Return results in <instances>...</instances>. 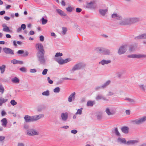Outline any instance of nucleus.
I'll return each mask as SVG.
<instances>
[{
  "mask_svg": "<svg viewBox=\"0 0 146 146\" xmlns=\"http://www.w3.org/2000/svg\"><path fill=\"white\" fill-rule=\"evenodd\" d=\"M7 100V99H5L2 97L0 98V106H1L3 103L6 102Z\"/></svg>",
  "mask_w": 146,
  "mask_h": 146,
  "instance_id": "7c9ffc66",
  "label": "nucleus"
},
{
  "mask_svg": "<svg viewBox=\"0 0 146 146\" xmlns=\"http://www.w3.org/2000/svg\"><path fill=\"white\" fill-rule=\"evenodd\" d=\"M137 47V45L136 44L130 45L129 46V51L130 52H133L136 49Z\"/></svg>",
  "mask_w": 146,
  "mask_h": 146,
  "instance_id": "f8f14e48",
  "label": "nucleus"
},
{
  "mask_svg": "<svg viewBox=\"0 0 146 146\" xmlns=\"http://www.w3.org/2000/svg\"><path fill=\"white\" fill-rule=\"evenodd\" d=\"M107 11V9H100L99 10L100 13L102 16H104Z\"/></svg>",
  "mask_w": 146,
  "mask_h": 146,
  "instance_id": "b1692460",
  "label": "nucleus"
},
{
  "mask_svg": "<svg viewBox=\"0 0 146 146\" xmlns=\"http://www.w3.org/2000/svg\"><path fill=\"white\" fill-rule=\"evenodd\" d=\"M26 134L29 136L38 135L39 134V133L35 129H31L27 130Z\"/></svg>",
  "mask_w": 146,
  "mask_h": 146,
  "instance_id": "0eeeda50",
  "label": "nucleus"
},
{
  "mask_svg": "<svg viewBox=\"0 0 146 146\" xmlns=\"http://www.w3.org/2000/svg\"><path fill=\"white\" fill-rule=\"evenodd\" d=\"M114 132L117 136H119L120 135V134L118 131V129L117 127H115L114 128Z\"/></svg>",
  "mask_w": 146,
  "mask_h": 146,
  "instance_id": "4c0bfd02",
  "label": "nucleus"
},
{
  "mask_svg": "<svg viewBox=\"0 0 146 146\" xmlns=\"http://www.w3.org/2000/svg\"><path fill=\"white\" fill-rule=\"evenodd\" d=\"M76 11L77 13H80L82 11V9H81L79 8H76Z\"/></svg>",
  "mask_w": 146,
  "mask_h": 146,
  "instance_id": "052dcab7",
  "label": "nucleus"
},
{
  "mask_svg": "<svg viewBox=\"0 0 146 146\" xmlns=\"http://www.w3.org/2000/svg\"><path fill=\"white\" fill-rule=\"evenodd\" d=\"M47 71L48 70L47 69H45L42 72V74L43 75L46 74L47 73Z\"/></svg>",
  "mask_w": 146,
  "mask_h": 146,
  "instance_id": "5fc2aeb1",
  "label": "nucleus"
},
{
  "mask_svg": "<svg viewBox=\"0 0 146 146\" xmlns=\"http://www.w3.org/2000/svg\"><path fill=\"white\" fill-rule=\"evenodd\" d=\"M6 68V66L5 65H2L0 66V70L1 71V73L3 74Z\"/></svg>",
  "mask_w": 146,
  "mask_h": 146,
  "instance_id": "2f4dec72",
  "label": "nucleus"
},
{
  "mask_svg": "<svg viewBox=\"0 0 146 146\" xmlns=\"http://www.w3.org/2000/svg\"><path fill=\"white\" fill-rule=\"evenodd\" d=\"M47 80L48 81V82L49 84H52L53 83V81H52V80H50L49 77H47Z\"/></svg>",
  "mask_w": 146,
  "mask_h": 146,
  "instance_id": "6e6d98bb",
  "label": "nucleus"
},
{
  "mask_svg": "<svg viewBox=\"0 0 146 146\" xmlns=\"http://www.w3.org/2000/svg\"><path fill=\"white\" fill-rule=\"evenodd\" d=\"M129 128L127 126H124L121 127V130L122 132L125 133H128L129 132Z\"/></svg>",
  "mask_w": 146,
  "mask_h": 146,
  "instance_id": "4be33fe9",
  "label": "nucleus"
},
{
  "mask_svg": "<svg viewBox=\"0 0 146 146\" xmlns=\"http://www.w3.org/2000/svg\"><path fill=\"white\" fill-rule=\"evenodd\" d=\"M131 24L135 23L140 21V19L138 17L131 18Z\"/></svg>",
  "mask_w": 146,
  "mask_h": 146,
  "instance_id": "412c9836",
  "label": "nucleus"
},
{
  "mask_svg": "<svg viewBox=\"0 0 146 146\" xmlns=\"http://www.w3.org/2000/svg\"><path fill=\"white\" fill-rule=\"evenodd\" d=\"M105 112L108 115H113L116 113V111L114 110H110L109 108H106Z\"/></svg>",
  "mask_w": 146,
  "mask_h": 146,
  "instance_id": "9d476101",
  "label": "nucleus"
},
{
  "mask_svg": "<svg viewBox=\"0 0 146 146\" xmlns=\"http://www.w3.org/2000/svg\"><path fill=\"white\" fill-rule=\"evenodd\" d=\"M60 88L59 87L55 88V93H58L60 92Z\"/></svg>",
  "mask_w": 146,
  "mask_h": 146,
  "instance_id": "864d4df0",
  "label": "nucleus"
},
{
  "mask_svg": "<svg viewBox=\"0 0 146 146\" xmlns=\"http://www.w3.org/2000/svg\"><path fill=\"white\" fill-rule=\"evenodd\" d=\"M11 81L13 83L18 84L19 83L20 81L19 79L17 77H15L14 78H13L11 80Z\"/></svg>",
  "mask_w": 146,
  "mask_h": 146,
  "instance_id": "a878e982",
  "label": "nucleus"
},
{
  "mask_svg": "<svg viewBox=\"0 0 146 146\" xmlns=\"http://www.w3.org/2000/svg\"><path fill=\"white\" fill-rule=\"evenodd\" d=\"M146 120V117H144L140 118H139L131 121V122L133 124L140 125L142 124Z\"/></svg>",
  "mask_w": 146,
  "mask_h": 146,
  "instance_id": "423d86ee",
  "label": "nucleus"
},
{
  "mask_svg": "<svg viewBox=\"0 0 146 146\" xmlns=\"http://www.w3.org/2000/svg\"><path fill=\"white\" fill-rule=\"evenodd\" d=\"M111 61L110 60H102L101 61L99 62V64H101L102 65H104L105 64H107L110 63Z\"/></svg>",
  "mask_w": 146,
  "mask_h": 146,
  "instance_id": "a211bd4d",
  "label": "nucleus"
},
{
  "mask_svg": "<svg viewBox=\"0 0 146 146\" xmlns=\"http://www.w3.org/2000/svg\"><path fill=\"white\" fill-rule=\"evenodd\" d=\"M138 142V141L136 140H131L127 141L126 144L128 145H133L135 143H137Z\"/></svg>",
  "mask_w": 146,
  "mask_h": 146,
  "instance_id": "393cba45",
  "label": "nucleus"
},
{
  "mask_svg": "<svg viewBox=\"0 0 146 146\" xmlns=\"http://www.w3.org/2000/svg\"><path fill=\"white\" fill-rule=\"evenodd\" d=\"M117 141L121 143L126 144V141L125 138H121L119 137L117 139Z\"/></svg>",
  "mask_w": 146,
  "mask_h": 146,
  "instance_id": "cd10ccee",
  "label": "nucleus"
},
{
  "mask_svg": "<svg viewBox=\"0 0 146 146\" xmlns=\"http://www.w3.org/2000/svg\"><path fill=\"white\" fill-rule=\"evenodd\" d=\"M11 62L14 64H17V60L16 59H13L11 61Z\"/></svg>",
  "mask_w": 146,
  "mask_h": 146,
  "instance_id": "4d7b16f0",
  "label": "nucleus"
},
{
  "mask_svg": "<svg viewBox=\"0 0 146 146\" xmlns=\"http://www.w3.org/2000/svg\"><path fill=\"white\" fill-rule=\"evenodd\" d=\"M119 24L121 25H131V18H125L119 22Z\"/></svg>",
  "mask_w": 146,
  "mask_h": 146,
  "instance_id": "7ed1b4c3",
  "label": "nucleus"
},
{
  "mask_svg": "<svg viewBox=\"0 0 146 146\" xmlns=\"http://www.w3.org/2000/svg\"><path fill=\"white\" fill-rule=\"evenodd\" d=\"M96 99L97 100H100L101 99H102L104 100H105L106 101H108L109 100L108 99L105 98L102 95L100 94H98L97 95L96 98Z\"/></svg>",
  "mask_w": 146,
  "mask_h": 146,
  "instance_id": "2eb2a0df",
  "label": "nucleus"
},
{
  "mask_svg": "<svg viewBox=\"0 0 146 146\" xmlns=\"http://www.w3.org/2000/svg\"><path fill=\"white\" fill-rule=\"evenodd\" d=\"M124 100L129 102L130 104H134L135 103V100L133 99L129 98H126L124 99Z\"/></svg>",
  "mask_w": 146,
  "mask_h": 146,
  "instance_id": "6ab92c4d",
  "label": "nucleus"
},
{
  "mask_svg": "<svg viewBox=\"0 0 146 146\" xmlns=\"http://www.w3.org/2000/svg\"><path fill=\"white\" fill-rule=\"evenodd\" d=\"M44 115L43 114H40L38 115H36L34 116H33L31 117L32 122L36 121L40 119L43 118L44 117Z\"/></svg>",
  "mask_w": 146,
  "mask_h": 146,
  "instance_id": "1a4fd4ad",
  "label": "nucleus"
},
{
  "mask_svg": "<svg viewBox=\"0 0 146 146\" xmlns=\"http://www.w3.org/2000/svg\"><path fill=\"white\" fill-rule=\"evenodd\" d=\"M111 17L112 18L116 19L117 20H121L122 18L121 16L117 13H114L112 14L111 15Z\"/></svg>",
  "mask_w": 146,
  "mask_h": 146,
  "instance_id": "f3484780",
  "label": "nucleus"
},
{
  "mask_svg": "<svg viewBox=\"0 0 146 146\" xmlns=\"http://www.w3.org/2000/svg\"><path fill=\"white\" fill-rule=\"evenodd\" d=\"M74 8L73 7H71L70 6H69L66 8V10L68 12H71Z\"/></svg>",
  "mask_w": 146,
  "mask_h": 146,
  "instance_id": "e433bc0d",
  "label": "nucleus"
},
{
  "mask_svg": "<svg viewBox=\"0 0 146 146\" xmlns=\"http://www.w3.org/2000/svg\"><path fill=\"white\" fill-rule=\"evenodd\" d=\"M63 54L62 53L60 52H57L55 54V57H60L62 56Z\"/></svg>",
  "mask_w": 146,
  "mask_h": 146,
  "instance_id": "8fccbe9b",
  "label": "nucleus"
},
{
  "mask_svg": "<svg viewBox=\"0 0 146 146\" xmlns=\"http://www.w3.org/2000/svg\"><path fill=\"white\" fill-rule=\"evenodd\" d=\"M127 45L125 44L121 46L118 49V53L121 55L125 53L127 50Z\"/></svg>",
  "mask_w": 146,
  "mask_h": 146,
  "instance_id": "6e6552de",
  "label": "nucleus"
},
{
  "mask_svg": "<svg viewBox=\"0 0 146 146\" xmlns=\"http://www.w3.org/2000/svg\"><path fill=\"white\" fill-rule=\"evenodd\" d=\"M104 49V48H98L96 49V50L98 51L99 53L100 54H102Z\"/></svg>",
  "mask_w": 146,
  "mask_h": 146,
  "instance_id": "a19ab883",
  "label": "nucleus"
},
{
  "mask_svg": "<svg viewBox=\"0 0 146 146\" xmlns=\"http://www.w3.org/2000/svg\"><path fill=\"white\" fill-rule=\"evenodd\" d=\"M127 57L129 58H137V54H132L127 56Z\"/></svg>",
  "mask_w": 146,
  "mask_h": 146,
  "instance_id": "79ce46f5",
  "label": "nucleus"
},
{
  "mask_svg": "<svg viewBox=\"0 0 146 146\" xmlns=\"http://www.w3.org/2000/svg\"><path fill=\"white\" fill-rule=\"evenodd\" d=\"M74 27L76 28V29H80V28H79V27L78 25L76 24H75L74 26Z\"/></svg>",
  "mask_w": 146,
  "mask_h": 146,
  "instance_id": "774afa93",
  "label": "nucleus"
},
{
  "mask_svg": "<svg viewBox=\"0 0 146 146\" xmlns=\"http://www.w3.org/2000/svg\"><path fill=\"white\" fill-rule=\"evenodd\" d=\"M77 132V131L75 129L72 130L71 131V132L72 133H73L74 134H76Z\"/></svg>",
  "mask_w": 146,
  "mask_h": 146,
  "instance_id": "bf43d9fd",
  "label": "nucleus"
},
{
  "mask_svg": "<svg viewBox=\"0 0 146 146\" xmlns=\"http://www.w3.org/2000/svg\"><path fill=\"white\" fill-rule=\"evenodd\" d=\"M40 41L42 42L44 40V37L42 36L41 35L40 36Z\"/></svg>",
  "mask_w": 146,
  "mask_h": 146,
  "instance_id": "13d9d810",
  "label": "nucleus"
},
{
  "mask_svg": "<svg viewBox=\"0 0 146 146\" xmlns=\"http://www.w3.org/2000/svg\"><path fill=\"white\" fill-rule=\"evenodd\" d=\"M56 11L57 13L61 17H65L66 16V14L60 9H56Z\"/></svg>",
  "mask_w": 146,
  "mask_h": 146,
  "instance_id": "dca6fc26",
  "label": "nucleus"
},
{
  "mask_svg": "<svg viewBox=\"0 0 146 146\" xmlns=\"http://www.w3.org/2000/svg\"><path fill=\"white\" fill-rule=\"evenodd\" d=\"M10 103L13 106H15L17 104V103L14 100H12L11 101Z\"/></svg>",
  "mask_w": 146,
  "mask_h": 146,
  "instance_id": "09e8293b",
  "label": "nucleus"
},
{
  "mask_svg": "<svg viewBox=\"0 0 146 146\" xmlns=\"http://www.w3.org/2000/svg\"><path fill=\"white\" fill-rule=\"evenodd\" d=\"M95 102L94 101H88L87 103V106H92L95 104Z\"/></svg>",
  "mask_w": 146,
  "mask_h": 146,
  "instance_id": "c756f323",
  "label": "nucleus"
},
{
  "mask_svg": "<svg viewBox=\"0 0 146 146\" xmlns=\"http://www.w3.org/2000/svg\"><path fill=\"white\" fill-rule=\"evenodd\" d=\"M19 70L23 72H26L27 71V69L25 67H22L20 68Z\"/></svg>",
  "mask_w": 146,
  "mask_h": 146,
  "instance_id": "de8ad7c7",
  "label": "nucleus"
},
{
  "mask_svg": "<svg viewBox=\"0 0 146 146\" xmlns=\"http://www.w3.org/2000/svg\"><path fill=\"white\" fill-rule=\"evenodd\" d=\"M45 53L40 54H36L38 61L41 64H44L46 62V60L44 58Z\"/></svg>",
  "mask_w": 146,
  "mask_h": 146,
  "instance_id": "20e7f679",
  "label": "nucleus"
},
{
  "mask_svg": "<svg viewBox=\"0 0 146 146\" xmlns=\"http://www.w3.org/2000/svg\"><path fill=\"white\" fill-rule=\"evenodd\" d=\"M110 80L107 81L102 86V88H105L110 83Z\"/></svg>",
  "mask_w": 146,
  "mask_h": 146,
  "instance_id": "c9c22d12",
  "label": "nucleus"
},
{
  "mask_svg": "<svg viewBox=\"0 0 146 146\" xmlns=\"http://www.w3.org/2000/svg\"><path fill=\"white\" fill-rule=\"evenodd\" d=\"M75 93L73 92L72 93L70 96L68 98V101L69 102H71L72 101V99L74 100L75 97Z\"/></svg>",
  "mask_w": 146,
  "mask_h": 146,
  "instance_id": "aec40b11",
  "label": "nucleus"
},
{
  "mask_svg": "<svg viewBox=\"0 0 146 146\" xmlns=\"http://www.w3.org/2000/svg\"><path fill=\"white\" fill-rule=\"evenodd\" d=\"M35 47L38 50L37 54L45 53V51L43 48V46L41 43H38L36 44Z\"/></svg>",
  "mask_w": 146,
  "mask_h": 146,
  "instance_id": "f03ea898",
  "label": "nucleus"
},
{
  "mask_svg": "<svg viewBox=\"0 0 146 146\" xmlns=\"http://www.w3.org/2000/svg\"><path fill=\"white\" fill-rule=\"evenodd\" d=\"M4 91V89L3 86L0 85V92L3 94Z\"/></svg>",
  "mask_w": 146,
  "mask_h": 146,
  "instance_id": "49530a36",
  "label": "nucleus"
},
{
  "mask_svg": "<svg viewBox=\"0 0 146 146\" xmlns=\"http://www.w3.org/2000/svg\"><path fill=\"white\" fill-rule=\"evenodd\" d=\"M3 31L5 32H11L12 31L9 29V28L8 27H6V28H3Z\"/></svg>",
  "mask_w": 146,
  "mask_h": 146,
  "instance_id": "ea45409f",
  "label": "nucleus"
},
{
  "mask_svg": "<svg viewBox=\"0 0 146 146\" xmlns=\"http://www.w3.org/2000/svg\"><path fill=\"white\" fill-rule=\"evenodd\" d=\"M3 50L5 53L7 54L13 55L14 54L13 50L9 48H3Z\"/></svg>",
  "mask_w": 146,
  "mask_h": 146,
  "instance_id": "9b49d317",
  "label": "nucleus"
},
{
  "mask_svg": "<svg viewBox=\"0 0 146 146\" xmlns=\"http://www.w3.org/2000/svg\"><path fill=\"white\" fill-rule=\"evenodd\" d=\"M24 53V51L23 50H19L17 52V53L19 54H22Z\"/></svg>",
  "mask_w": 146,
  "mask_h": 146,
  "instance_id": "603ef678",
  "label": "nucleus"
},
{
  "mask_svg": "<svg viewBox=\"0 0 146 146\" xmlns=\"http://www.w3.org/2000/svg\"><path fill=\"white\" fill-rule=\"evenodd\" d=\"M96 117L97 119L98 120H100L102 119V114L101 113H98L96 115Z\"/></svg>",
  "mask_w": 146,
  "mask_h": 146,
  "instance_id": "37998d69",
  "label": "nucleus"
},
{
  "mask_svg": "<svg viewBox=\"0 0 146 146\" xmlns=\"http://www.w3.org/2000/svg\"><path fill=\"white\" fill-rule=\"evenodd\" d=\"M1 121L2 123V125L4 127H6L7 123V119L6 118H4L1 119Z\"/></svg>",
  "mask_w": 146,
  "mask_h": 146,
  "instance_id": "bb28decb",
  "label": "nucleus"
},
{
  "mask_svg": "<svg viewBox=\"0 0 146 146\" xmlns=\"http://www.w3.org/2000/svg\"><path fill=\"white\" fill-rule=\"evenodd\" d=\"M83 108H81L80 109H78L77 110V112L76 113V114H79L81 115L82 113V110Z\"/></svg>",
  "mask_w": 146,
  "mask_h": 146,
  "instance_id": "a18cd8bd",
  "label": "nucleus"
},
{
  "mask_svg": "<svg viewBox=\"0 0 146 146\" xmlns=\"http://www.w3.org/2000/svg\"><path fill=\"white\" fill-rule=\"evenodd\" d=\"M61 117L62 120L64 121H66L68 118V113L66 112L62 113Z\"/></svg>",
  "mask_w": 146,
  "mask_h": 146,
  "instance_id": "4468645a",
  "label": "nucleus"
},
{
  "mask_svg": "<svg viewBox=\"0 0 146 146\" xmlns=\"http://www.w3.org/2000/svg\"><path fill=\"white\" fill-rule=\"evenodd\" d=\"M30 71L31 73H35L36 72V70L35 69H30Z\"/></svg>",
  "mask_w": 146,
  "mask_h": 146,
  "instance_id": "680f3d73",
  "label": "nucleus"
},
{
  "mask_svg": "<svg viewBox=\"0 0 146 146\" xmlns=\"http://www.w3.org/2000/svg\"><path fill=\"white\" fill-rule=\"evenodd\" d=\"M146 58V54H137V58Z\"/></svg>",
  "mask_w": 146,
  "mask_h": 146,
  "instance_id": "f704fd0d",
  "label": "nucleus"
},
{
  "mask_svg": "<svg viewBox=\"0 0 146 146\" xmlns=\"http://www.w3.org/2000/svg\"><path fill=\"white\" fill-rule=\"evenodd\" d=\"M28 52L27 51H26L25 52H24V53L23 54V56H27L28 55Z\"/></svg>",
  "mask_w": 146,
  "mask_h": 146,
  "instance_id": "0e129e2a",
  "label": "nucleus"
},
{
  "mask_svg": "<svg viewBox=\"0 0 146 146\" xmlns=\"http://www.w3.org/2000/svg\"><path fill=\"white\" fill-rule=\"evenodd\" d=\"M71 60V59L70 58H67L65 60L63 59L61 57L55 58V60L61 65L67 63L70 61Z\"/></svg>",
  "mask_w": 146,
  "mask_h": 146,
  "instance_id": "39448f33",
  "label": "nucleus"
},
{
  "mask_svg": "<svg viewBox=\"0 0 146 146\" xmlns=\"http://www.w3.org/2000/svg\"><path fill=\"white\" fill-rule=\"evenodd\" d=\"M21 29H23V30H24L26 28V25L25 24H22L21 25Z\"/></svg>",
  "mask_w": 146,
  "mask_h": 146,
  "instance_id": "e2e57ef3",
  "label": "nucleus"
},
{
  "mask_svg": "<svg viewBox=\"0 0 146 146\" xmlns=\"http://www.w3.org/2000/svg\"><path fill=\"white\" fill-rule=\"evenodd\" d=\"M94 3L92 1H90L89 3H87L86 7L88 8H93V5Z\"/></svg>",
  "mask_w": 146,
  "mask_h": 146,
  "instance_id": "c85d7f7f",
  "label": "nucleus"
},
{
  "mask_svg": "<svg viewBox=\"0 0 146 146\" xmlns=\"http://www.w3.org/2000/svg\"><path fill=\"white\" fill-rule=\"evenodd\" d=\"M24 128L25 129H28L29 128V126L27 124L24 123Z\"/></svg>",
  "mask_w": 146,
  "mask_h": 146,
  "instance_id": "3c124183",
  "label": "nucleus"
},
{
  "mask_svg": "<svg viewBox=\"0 0 146 146\" xmlns=\"http://www.w3.org/2000/svg\"><path fill=\"white\" fill-rule=\"evenodd\" d=\"M42 23V25L46 24L47 22V20L44 19L43 17H42L41 19Z\"/></svg>",
  "mask_w": 146,
  "mask_h": 146,
  "instance_id": "c03bdc74",
  "label": "nucleus"
},
{
  "mask_svg": "<svg viewBox=\"0 0 146 146\" xmlns=\"http://www.w3.org/2000/svg\"><path fill=\"white\" fill-rule=\"evenodd\" d=\"M68 29L67 28L65 27H63L62 28V34L63 35H64L66 34V32L67 31Z\"/></svg>",
  "mask_w": 146,
  "mask_h": 146,
  "instance_id": "473e14b6",
  "label": "nucleus"
},
{
  "mask_svg": "<svg viewBox=\"0 0 146 146\" xmlns=\"http://www.w3.org/2000/svg\"><path fill=\"white\" fill-rule=\"evenodd\" d=\"M42 95L43 96H48L50 95L49 91V90H47L46 91L43 92L42 93Z\"/></svg>",
  "mask_w": 146,
  "mask_h": 146,
  "instance_id": "58836bf2",
  "label": "nucleus"
},
{
  "mask_svg": "<svg viewBox=\"0 0 146 146\" xmlns=\"http://www.w3.org/2000/svg\"><path fill=\"white\" fill-rule=\"evenodd\" d=\"M102 54L105 55H109L110 54V50L108 49L104 48Z\"/></svg>",
  "mask_w": 146,
  "mask_h": 146,
  "instance_id": "72a5a7b5",
  "label": "nucleus"
},
{
  "mask_svg": "<svg viewBox=\"0 0 146 146\" xmlns=\"http://www.w3.org/2000/svg\"><path fill=\"white\" fill-rule=\"evenodd\" d=\"M136 40L146 39V33H143L134 37Z\"/></svg>",
  "mask_w": 146,
  "mask_h": 146,
  "instance_id": "ddd939ff",
  "label": "nucleus"
},
{
  "mask_svg": "<svg viewBox=\"0 0 146 146\" xmlns=\"http://www.w3.org/2000/svg\"><path fill=\"white\" fill-rule=\"evenodd\" d=\"M35 34V32L33 31H31L29 32L28 35H34Z\"/></svg>",
  "mask_w": 146,
  "mask_h": 146,
  "instance_id": "338daca9",
  "label": "nucleus"
},
{
  "mask_svg": "<svg viewBox=\"0 0 146 146\" xmlns=\"http://www.w3.org/2000/svg\"><path fill=\"white\" fill-rule=\"evenodd\" d=\"M86 66V64H85L82 62H80L74 66L71 71L72 72H74L76 70H80L84 67Z\"/></svg>",
  "mask_w": 146,
  "mask_h": 146,
  "instance_id": "f257e3e1",
  "label": "nucleus"
},
{
  "mask_svg": "<svg viewBox=\"0 0 146 146\" xmlns=\"http://www.w3.org/2000/svg\"><path fill=\"white\" fill-rule=\"evenodd\" d=\"M31 118V117L29 115H25L24 117L25 122L27 123L32 122Z\"/></svg>",
  "mask_w": 146,
  "mask_h": 146,
  "instance_id": "5701e85b",
  "label": "nucleus"
},
{
  "mask_svg": "<svg viewBox=\"0 0 146 146\" xmlns=\"http://www.w3.org/2000/svg\"><path fill=\"white\" fill-rule=\"evenodd\" d=\"M6 114V112L2 110L1 111V115L2 116H3L5 115Z\"/></svg>",
  "mask_w": 146,
  "mask_h": 146,
  "instance_id": "69168bd1",
  "label": "nucleus"
}]
</instances>
